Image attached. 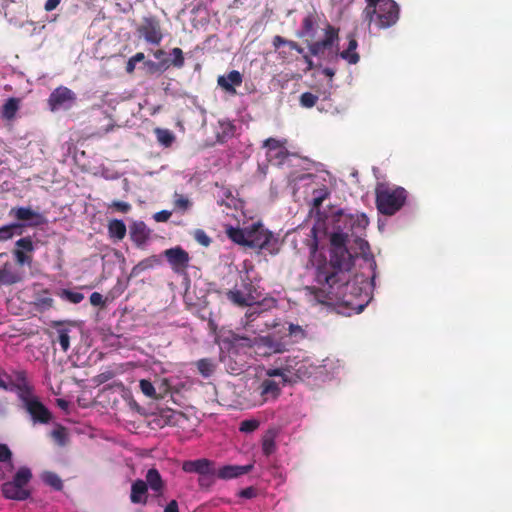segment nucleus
<instances>
[{"instance_id":"obj_1","label":"nucleus","mask_w":512,"mask_h":512,"mask_svg":"<svg viewBox=\"0 0 512 512\" xmlns=\"http://www.w3.org/2000/svg\"><path fill=\"white\" fill-rule=\"evenodd\" d=\"M369 220L364 214H340L335 230L331 233L330 261L318 249L321 235L319 227L310 230L312 240L310 247V265L308 272L314 279L306 291L313 295L315 302L337 306L342 313L351 315L363 311L372 298L373 282L369 277L355 275L352 280L348 272L353 265V257L345 244L348 231L353 234L361 233L368 226Z\"/></svg>"},{"instance_id":"obj_2","label":"nucleus","mask_w":512,"mask_h":512,"mask_svg":"<svg viewBox=\"0 0 512 512\" xmlns=\"http://www.w3.org/2000/svg\"><path fill=\"white\" fill-rule=\"evenodd\" d=\"M275 330L251 341L239 337L232 331H223L218 336L220 360L232 374H239L248 366L249 357H266L281 353L287 346L304 339V329L296 324L282 323L274 326Z\"/></svg>"},{"instance_id":"obj_3","label":"nucleus","mask_w":512,"mask_h":512,"mask_svg":"<svg viewBox=\"0 0 512 512\" xmlns=\"http://www.w3.org/2000/svg\"><path fill=\"white\" fill-rule=\"evenodd\" d=\"M225 233L231 241L241 246L265 249L270 254H276L280 249L279 239L260 223L244 228L227 224Z\"/></svg>"},{"instance_id":"obj_4","label":"nucleus","mask_w":512,"mask_h":512,"mask_svg":"<svg viewBox=\"0 0 512 512\" xmlns=\"http://www.w3.org/2000/svg\"><path fill=\"white\" fill-rule=\"evenodd\" d=\"M407 199L403 187L381 183L376 187V204L380 213L393 215L400 210Z\"/></svg>"},{"instance_id":"obj_5","label":"nucleus","mask_w":512,"mask_h":512,"mask_svg":"<svg viewBox=\"0 0 512 512\" xmlns=\"http://www.w3.org/2000/svg\"><path fill=\"white\" fill-rule=\"evenodd\" d=\"M365 15L379 28H388L399 19V7L393 0H366Z\"/></svg>"},{"instance_id":"obj_6","label":"nucleus","mask_w":512,"mask_h":512,"mask_svg":"<svg viewBox=\"0 0 512 512\" xmlns=\"http://www.w3.org/2000/svg\"><path fill=\"white\" fill-rule=\"evenodd\" d=\"M16 390L18 397L23 402L24 408L30 414L33 421L48 423L51 419L49 410L40 402L38 397L34 395L22 374L18 376Z\"/></svg>"},{"instance_id":"obj_7","label":"nucleus","mask_w":512,"mask_h":512,"mask_svg":"<svg viewBox=\"0 0 512 512\" xmlns=\"http://www.w3.org/2000/svg\"><path fill=\"white\" fill-rule=\"evenodd\" d=\"M32 477L31 471L21 467L12 481L3 484L2 492L6 498L24 500L29 496L27 485Z\"/></svg>"},{"instance_id":"obj_8","label":"nucleus","mask_w":512,"mask_h":512,"mask_svg":"<svg viewBox=\"0 0 512 512\" xmlns=\"http://www.w3.org/2000/svg\"><path fill=\"white\" fill-rule=\"evenodd\" d=\"M338 34L335 29L328 27L323 40L310 45V51L314 55L323 56L329 60L338 57Z\"/></svg>"},{"instance_id":"obj_9","label":"nucleus","mask_w":512,"mask_h":512,"mask_svg":"<svg viewBox=\"0 0 512 512\" xmlns=\"http://www.w3.org/2000/svg\"><path fill=\"white\" fill-rule=\"evenodd\" d=\"M288 370L293 375V381L314 378L318 380V362L310 358L288 359Z\"/></svg>"},{"instance_id":"obj_10","label":"nucleus","mask_w":512,"mask_h":512,"mask_svg":"<svg viewBox=\"0 0 512 512\" xmlns=\"http://www.w3.org/2000/svg\"><path fill=\"white\" fill-rule=\"evenodd\" d=\"M227 295L228 299L238 306H253L261 298V293L251 284H243L241 287L236 286Z\"/></svg>"},{"instance_id":"obj_11","label":"nucleus","mask_w":512,"mask_h":512,"mask_svg":"<svg viewBox=\"0 0 512 512\" xmlns=\"http://www.w3.org/2000/svg\"><path fill=\"white\" fill-rule=\"evenodd\" d=\"M75 99V94L70 89L59 87L51 93L49 105L52 111L66 110L74 105Z\"/></svg>"},{"instance_id":"obj_12","label":"nucleus","mask_w":512,"mask_h":512,"mask_svg":"<svg viewBox=\"0 0 512 512\" xmlns=\"http://www.w3.org/2000/svg\"><path fill=\"white\" fill-rule=\"evenodd\" d=\"M281 385V382L273 379H264L256 389L259 399L255 400L254 405H263L269 400H276L281 393Z\"/></svg>"},{"instance_id":"obj_13","label":"nucleus","mask_w":512,"mask_h":512,"mask_svg":"<svg viewBox=\"0 0 512 512\" xmlns=\"http://www.w3.org/2000/svg\"><path fill=\"white\" fill-rule=\"evenodd\" d=\"M343 369V363L334 357H327L318 362V380L330 381L339 375Z\"/></svg>"},{"instance_id":"obj_14","label":"nucleus","mask_w":512,"mask_h":512,"mask_svg":"<svg viewBox=\"0 0 512 512\" xmlns=\"http://www.w3.org/2000/svg\"><path fill=\"white\" fill-rule=\"evenodd\" d=\"M10 215L16 219L22 221V227L27 226H39L45 222L44 217L38 212L25 207L13 208L10 210Z\"/></svg>"},{"instance_id":"obj_15","label":"nucleus","mask_w":512,"mask_h":512,"mask_svg":"<svg viewBox=\"0 0 512 512\" xmlns=\"http://www.w3.org/2000/svg\"><path fill=\"white\" fill-rule=\"evenodd\" d=\"M165 256L175 271L184 270L189 262L188 253L180 247L166 250Z\"/></svg>"},{"instance_id":"obj_16","label":"nucleus","mask_w":512,"mask_h":512,"mask_svg":"<svg viewBox=\"0 0 512 512\" xmlns=\"http://www.w3.org/2000/svg\"><path fill=\"white\" fill-rule=\"evenodd\" d=\"M242 81L241 73L236 70L230 71L226 75H221L217 79L219 87L231 95L236 94V88L242 84Z\"/></svg>"},{"instance_id":"obj_17","label":"nucleus","mask_w":512,"mask_h":512,"mask_svg":"<svg viewBox=\"0 0 512 512\" xmlns=\"http://www.w3.org/2000/svg\"><path fill=\"white\" fill-rule=\"evenodd\" d=\"M23 278V271L15 263H5L0 268V284L10 285L20 281Z\"/></svg>"},{"instance_id":"obj_18","label":"nucleus","mask_w":512,"mask_h":512,"mask_svg":"<svg viewBox=\"0 0 512 512\" xmlns=\"http://www.w3.org/2000/svg\"><path fill=\"white\" fill-rule=\"evenodd\" d=\"M145 40L152 44H159L162 40V33L159 24L151 19L145 21L140 29Z\"/></svg>"},{"instance_id":"obj_19","label":"nucleus","mask_w":512,"mask_h":512,"mask_svg":"<svg viewBox=\"0 0 512 512\" xmlns=\"http://www.w3.org/2000/svg\"><path fill=\"white\" fill-rule=\"evenodd\" d=\"M252 468L251 465L239 466V465H229L224 466L218 470V477L222 479H232L236 478L240 475L246 474Z\"/></svg>"},{"instance_id":"obj_20","label":"nucleus","mask_w":512,"mask_h":512,"mask_svg":"<svg viewBox=\"0 0 512 512\" xmlns=\"http://www.w3.org/2000/svg\"><path fill=\"white\" fill-rule=\"evenodd\" d=\"M149 229L143 222H135L130 228V235L136 245L141 246L148 239Z\"/></svg>"},{"instance_id":"obj_21","label":"nucleus","mask_w":512,"mask_h":512,"mask_svg":"<svg viewBox=\"0 0 512 512\" xmlns=\"http://www.w3.org/2000/svg\"><path fill=\"white\" fill-rule=\"evenodd\" d=\"M185 472H195L199 474L210 473V462L206 459H198L194 461H186L182 465Z\"/></svg>"},{"instance_id":"obj_22","label":"nucleus","mask_w":512,"mask_h":512,"mask_svg":"<svg viewBox=\"0 0 512 512\" xmlns=\"http://www.w3.org/2000/svg\"><path fill=\"white\" fill-rule=\"evenodd\" d=\"M266 375L269 377L268 379L279 377V382L282 383V386H284L286 383L293 382V375H291V372L288 370V360L283 367L268 369L266 371Z\"/></svg>"},{"instance_id":"obj_23","label":"nucleus","mask_w":512,"mask_h":512,"mask_svg":"<svg viewBox=\"0 0 512 512\" xmlns=\"http://www.w3.org/2000/svg\"><path fill=\"white\" fill-rule=\"evenodd\" d=\"M147 484L143 480H137L131 488V501L133 503H145L147 499Z\"/></svg>"},{"instance_id":"obj_24","label":"nucleus","mask_w":512,"mask_h":512,"mask_svg":"<svg viewBox=\"0 0 512 512\" xmlns=\"http://www.w3.org/2000/svg\"><path fill=\"white\" fill-rule=\"evenodd\" d=\"M357 41L353 37H349L348 47L341 53L338 52V56L346 60L349 64H356L359 61V55L356 52Z\"/></svg>"},{"instance_id":"obj_25","label":"nucleus","mask_w":512,"mask_h":512,"mask_svg":"<svg viewBox=\"0 0 512 512\" xmlns=\"http://www.w3.org/2000/svg\"><path fill=\"white\" fill-rule=\"evenodd\" d=\"M146 484L156 493H161L163 489V481L156 469H149L146 474Z\"/></svg>"},{"instance_id":"obj_26","label":"nucleus","mask_w":512,"mask_h":512,"mask_svg":"<svg viewBox=\"0 0 512 512\" xmlns=\"http://www.w3.org/2000/svg\"><path fill=\"white\" fill-rule=\"evenodd\" d=\"M108 231L111 238L122 240L126 235V226L121 220H112L108 224Z\"/></svg>"},{"instance_id":"obj_27","label":"nucleus","mask_w":512,"mask_h":512,"mask_svg":"<svg viewBox=\"0 0 512 512\" xmlns=\"http://www.w3.org/2000/svg\"><path fill=\"white\" fill-rule=\"evenodd\" d=\"M21 223H13L0 227V241H6L11 239L14 235H20L22 233Z\"/></svg>"},{"instance_id":"obj_28","label":"nucleus","mask_w":512,"mask_h":512,"mask_svg":"<svg viewBox=\"0 0 512 512\" xmlns=\"http://www.w3.org/2000/svg\"><path fill=\"white\" fill-rule=\"evenodd\" d=\"M19 109V100L15 98H10L6 101L3 106L2 115L5 119L11 120L15 117L17 111Z\"/></svg>"},{"instance_id":"obj_29","label":"nucleus","mask_w":512,"mask_h":512,"mask_svg":"<svg viewBox=\"0 0 512 512\" xmlns=\"http://www.w3.org/2000/svg\"><path fill=\"white\" fill-rule=\"evenodd\" d=\"M155 134L158 142L165 147L171 146L175 141V135L168 129L156 128Z\"/></svg>"},{"instance_id":"obj_30","label":"nucleus","mask_w":512,"mask_h":512,"mask_svg":"<svg viewBox=\"0 0 512 512\" xmlns=\"http://www.w3.org/2000/svg\"><path fill=\"white\" fill-rule=\"evenodd\" d=\"M283 144H286V140L280 141L274 138L267 139L264 143V146L267 148V156L269 157L270 161H273V157L275 155L274 152L281 150V146Z\"/></svg>"},{"instance_id":"obj_31","label":"nucleus","mask_w":512,"mask_h":512,"mask_svg":"<svg viewBox=\"0 0 512 512\" xmlns=\"http://www.w3.org/2000/svg\"><path fill=\"white\" fill-rule=\"evenodd\" d=\"M199 372L204 377H209L215 370V364L208 359H201L197 362Z\"/></svg>"},{"instance_id":"obj_32","label":"nucleus","mask_w":512,"mask_h":512,"mask_svg":"<svg viewBox=\"0 0 512 512\" xmlns=\"http://www.w3.org/2000/svg\"><path fill=\"white\" fill-rule=\"evenodd\" d=\"M57 332L59 344L62 350L66 352L70 347V331L67 328H59Z\"/></svg>"},{"instance_id":"obj_33","label":"nucleus","mask_w":512,"mask_h":512,"mask_svg":"<svg viewBox=\"0 0 512 512\" xmlns=\"http://www.w3.org/2000/svg\"><path fill=\"white\" fill-rule=\"evenodd\" d=\"M42 479L45 483L52 486L55 489H60L62 486L61 479L52 472H45L42 474Z\"/></svg>"},{"instance_id":"obj_34","label":"nucleus","mask_w":512,"mask_h":512,"mask_svg":"<svg viewBox=\"0 0 512 512\" xmlns=\"http://www.w3.org/2000/svg\"><path fill=\"white\" fill-rule=\"evenodd\" d=\"M260 422L257 419H247L240 423L239 430L243 433H251L258 429Z\"/></svg>"},{"instance_id":"obj_35","label":"nucleus","mask_w":512,"mask_h":512,"mask_svg":"<svg viewBox=\"0 0 512 512\" xmlns=\"http://www.w3.org/2000/svg\"><path fill=\"white\" fill-rule=\"evenodd\" d=\"M276 444L273 435H265L262 441V450L265 455H270L275 451Z\"/></svg>"},{"instance_id":"obj_36","label":"nucleus","mask_w":512,"mask_h":512,"mask_svg":"<svg viewBox=\"0 0 512 512\" xmlns=\"http://www.w3.org/2000/svg\"><path fill=\"white\" fill-rule=\"evenodd\" d=\"M140 389L145 396L149 398L156 397V390L150 381L145 379L140 380Z\"/></svg>"},{"instance_id":"obj_37","label":"nucleus","mask_w":512,"mask_h":512,"mask_svg":"<svg viewBox=\"0 0 512 512\" xmlns=\"http://www.w3.org/2000/svg\"><path fill=\"white\" fill-rule=\"evenodd\" d=\"M318 97L310 92H305L300 97V104L305 108L313 107L317 102Z\"/></svg>"},{"instance_id":"obj_38","label":"nucleus","mask_w":512,"mask_h":512,"mask_svg":"<svg viewBox=\"0 0 512 512\" xmlns=\"http://www.w3.org/2000/svg\"><path fill=\"white\" fill-rule=\"evenodd\" d=\"M175 207L180 211H186L190 208L191 203L188 198L183 195L176 194L174 198Z\"/></svg>"},{"instance_id":"obj_39","label":"nucleus","mask_w":512,"mask_h":512,"mask_svg":"<svg viewBox=\"0 0 512 512\" xmlns=\"http://www.w3.org/2000/svg\"><path fill=\"white\" fill-rule=\"evenodd\" d=\"M53 439L60 445H63L65 444V441H66V436H67V433H66V429L64 427H57L56 429H54L51 433Z\"/></svg>"},{"instance_id":"obj_40","label":"nucleus","mask_w":512,"mask_h":512,"mask_svg":"<svg viewBox=\"0 0 512 512\" xmlns=\"http://www.w3.org/2000/svg\"><path fill=\"white\" fill-rule=\"evenodd\" d=\"M328 192L326 188H321L313 192V206L318 207L322 201L326 198Z\"/></svg>"},{"instance_id":"obj_41","label":"nucleus","mask_w":512,"mask_h":512,"mask_svg":"<svg viewBox=\"0 0 512 512\" xmlns=\"http://www.w3.org/2000/svg\"><path fill=\"white\" fill-rule=\"evenodd\" d=\"M16 245L18 247L17 250H22L24 252H31L33 251L34 247H33V243L31 241L30 238L28 237H25V238H21L19 239L17 242H16Z\"/></svg>"},{"instance_id":"obj_42","label":"nucleus","mask_w":512,"mask_h":512,"mask_svg":"<svg viewBox=\"0 0 512 512\" xmlns=\"http://www.w3.org/2000/svg\"><path fill=\"white\" fill-rule=\"evenodd\" d=\"M194 238L202 246L207 247L210 245L211 240L203 230H196L194 232Z\"/></svg>"},{"instance_id":"obj_43","label":"nucleus","mask_w":512,"mask_h":512,"mask_svg":"<svg viewBox=\"0 0 512 512\" xmlns=\"http://www.w3.org/2000/svg\"><path fill=\"white\" fill-rule=\"evenodd\" d=\"M14 255L17 261L18 267L24 265V264H30L31 258L30 256L26 255L24 251L22 250H15Z\"/></svg>"},{"instance_id":"obj_44","label":"nucleus","mask_w":512,"mask_h":512,"mask_svg":"<svg viewBox=\"0 0 512 512\" xmlns=\"http://www.w3.org/2000/svg\"><path fill=\"white\" fill-rule=\"evenodd\" d=\"M144 59L143 53H137L133 57H131L127 63L126 70L128 73H131L134 71L135 66L138 62L142 61Z\"/></svg>"},{"instance_id":"obj_45","label":"nucleus","mask_w":512,"mask_h":512,"mask_svg":"<svg viewBox=\"0 0 512 512\" xmlns=\"http://www.w3.org/2000/svg\"><path fill=\"white\" fill-rule=\"evenodd\" d=\"M0 388L14 390L17 388V383L12 382L8 376L0 374Z\"/></svg>"},{"instance_id":"obj_46","label":"nucleus","mask_w":512,"mask_h":512,"mask_svg":"<svg viewBox=\"0 0 512 512\" xmlns=\"http://www.w3.org/2000/svg\"><path fill=\"white\" fill-rule=\"evenodd\" d=\"M219 124H220V126L222 128V131H223V139L227 138V137H230L233 134L234 126L232 125L231 122H229V121H220Z\"/></svg>"},{"instance_id":"obj_47","label":"nucleus","mask_w":512,"mask_h":512,"mask_svg":"<svg viewBox=\"0 0 512 512\" xmlns=\"http://www.w3.org/2000/svg\"><path fill=\"white\" fill-rule=\"evenodd\" d=\"M172 55L174 56V65L177 67H181L183 65V54L180 48H174L172 50Z\"/></svg>"},{"instance_id":"obj_48","label":"nucleus","mask_w":512,"mask_h":512,"mask_svg":"<svg viewBox=\"0 0 512 512\" xmlns=\"http://www.w3.org/2000/svg\"><path fill=\"white\" fill-rule=\"evenodd\" d=\"M110 207H114L118 211H121V212H128L130 210V208H131L129 203L123 202V201H113L110 204Z\"/></svg>"},{"instance_id":"obj_49","label":"nucleus","mask_w":512,"mask_h":512,"mask_svg":"<svg viewBox=\"0 0 512 512\" xmlns=\"http://www.w3.org/2000/svg\"><path fill=\"white\" fill-rule=\"evenodd\" d=\"M158 262V260L155 258V257H152V258H149V259H146L142 262H140L136 267L135 269H139V270H144V269H147L149 267H152L154 264H156Z\"/></svg>"},{"instance_id":"obj_50","label":"nucleus","mask_w":512,"mask_h":512,"mask_svg":"<svg viewBox=\"0 0 512 512\" xmlns=\"http://www.w3.org/2000/svg\"><path fill=\"white\" fill-rule=\"evenodd\" d=\"M90 303L93 306H102L104 305L103 296L98 292H93L90 296Z\"/></svg>"},{"instance_id":"obj_51","label":"nucleus","mask_w":512,"mask_h":512,"mask_svg":"<svg viewBox=\"0 0 512 512\" xmlns=\"http://www.w3.org/2000/svg\"><path fill=\"white\" fill-rule=\"evenodd\" d=\"M170 216H171V212L170 211L162 210L160 212H157L154 215V219L157 222H165V221H167L170 218Z\"/></svg>"},{"instance_id":"obj_52","label":"nucleus","mask_w":512,"mask_h":512,"mask_svg":"<svg viewBox=\"0 0 512 512\" xmlns=\"http://www.w3.org/2000/svg\"><path fill=\"white\" fill-rule=\"evenodd\" d=\"M281 150H282V151L278 150V151L274 152V153H275V155H274V157H273V161H274V160L279 159V161H277V164H280V163H281V161H282V159H283V158L286 156V154H287L285 144H283V145L281 146Z\"/></svg>"},{"instance_id":"obj_53","label":"nucleus","mask_w":512,"mask_h":512,"mask_svg":"<svg viewBox=\"0 0 512 512\" xmlns=\"http://www.w3.org/2000/svg\"><path fill=\"white\" fill-rule=\"evenodd\" d=\"M11 453L6 445L0 444V461L9 459Z\"/></svg>"},{"instance_id":"obj_54","label":"nucleus","mask_w":512,"mask_h":512,"mask_svg":"<svg viewBox=\"0 0 512 512\" xmlns=\"http://www.w3.org/2000/svg\"><path fill=\"white\" fill-rule=\"evenodd\" d=\"M61 0H47L45 3V10L52 11L57 8L60 4Z\"/></svg>"},{"instance_id":"obj_55","label":"nucleus","mask_w":512,"mask_h":512,"mask_svg":"<svg viewBox=\"0 0 512 512\" xmlns=\"http://www.w3.org/2000/svg\"><path fill=\"white\" fill-rule=\"evenodd\" d=\"M69 299L73 302V303H79L83 300V295L80 294V293H77V292H74V293H67Z\"/></svg>"},{"instance_id":"obj_56","label":"nucleus","mask_w":512,"mask_h":512,"mask_svg":"<svg viewBox=\"0 0 512 512\" xmlns=\"http://www.w3.org/2000/svg\"><path fill=\"white\" fill-rule=\"evenodd\" d=\"M239 495L244 498H252L255 496V491L253 488H246L242 490Z\"/></svg>"},{"instance_id":"obj_57","label":"nucleus","mask_w":512,"mask_h":512,"mask_svg":"<svg viewBox=\"0 0 512 512\" xmlns=\"http://www.w3.org/2000/svg\"><path fill=\"white\" fill-rule=\"evenodd\" d=\"M288 40H285L281 36H275L273 39V46L279 48L281 45H287Z\"/></svg>"},{"instance_id":"obj_58","label":"nucleus","mask_w":512,"mask_h":512,"mask_svg":"<svg viewBox=\"0 0 512 512\" xmlns=\"http://www.w3.org/2000/svg\"><path fill=\"white\" fill-rule=\"evenodd\" d=\"M164 512H179L178 504L175 500H172L165 508Z\"/></svg>"},{"instance_id":"obj_59","label":"nucleus","mask_w":512,"mask_h":512,"mask_svg":"<svg viewBox=\"0 0 512 512\" xmlns=\"http://www.w3.org/2000/svg\"><path fill=\"white\" fill-rule=\"evenodd\" d=\"M304 28H305V31L302 33V35H305L306 33H308L312 29V20H311V18L306 17L304 19Z\"/></svg>"},{"instance_id":"obj_60","label":"nucleus","mask_w":512,"mask_h":512,"mask_svg":"<svg viewBox=\"0 0 512 512\" xmlns=\"http://www.w3.org/2000/svg\"><path fill=\"white\" fill-rule=\"evenodd\" d=\"M287 46L290 48V49H293V50H296L298 51L299 53H302L303 52V49L298 47V45L293 42V41H288L287 42Z\"/></svg>"},{"instance_id":"obj_61","label":"nucleus","mask_w":512,"mask_h":512,"mask_svg":"<svg viewBox=\"0 0 512 512\" xmlns=\"http://www.w3.org/2000/svg\"><path fill=\"white\" fill-rule=\"evenodd\" d=\"M57 404L63 410H67V408H68V402L63 399H58Z\"/></svg>"},{"instance_id":"obj_62","label":"nucleus","mask_w":512,"mask_h":512,"mask_svg":"<svg viewBox=\"0 0 512 512\" xmlns=\"http://www.w3.org/2000/svg\"><path fill=\"white\" fill-rule=\"evenodd\" d=\"M323 74L329 78H332L334 76V71L330 68H324L322 70Z\"/></svg>"},{"instance_id":"obj_63","label":"nucleus","mask_w":512,"mask_h":512,"mask_svg":"<svg viewBox=\"0 0 512 512\" xmlns=\"http://www.w3.org/2000/svg\"><path fill=\"white\" fill-rule=\"evenodd\" d=\"M366 248H368V243L363 240H360V249L364 251Z\"/></svg>"},{"instance_id":"obj_64","label":"nucleus","mask_w":512,"mask_h":512,"mask_svg":"<svg viewBox=\"0 0 512 512\" xmlns=\"http://www.w3.org/2000/svg\"><path fill=\"white\" fill-rule=\"evenodd\" d=\"M305 60H306V62L308 63L309 68H311V66H312V61H311L307 56H305Z\"/></svg>"}]
</instances>
